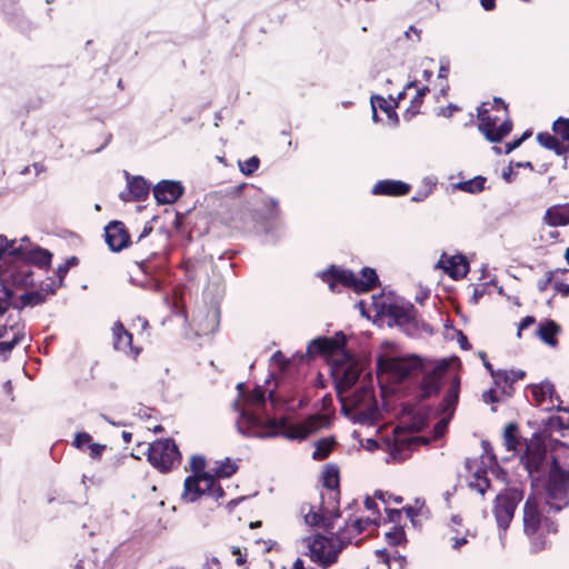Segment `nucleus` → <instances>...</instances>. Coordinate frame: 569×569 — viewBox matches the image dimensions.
I'll use <instances>...</instances> for the list:
<instances>
[{
    "label": "nucleus",
    "instance_id": "f257e3e1",
    "mask_svg": "<svg viewBox=\"0 0 569 569\" xmlns=\"http://www.w3.org/2000/svg\"><path fill=\"white\" fill-rule=\"evenodd\" d=\"M461 360L458 356L429 358V446L448 432L460 400Z\"/></svg>",
    "mask_w": 569,
    "mask_h": 569
},
{
    "label": "nucleus",
    "instance_id": "f03ea898",
    "mask_svg": "<svg viewBox=\"0 0 569 569\" xmlns=\"http://www.w3.org/2000/svg\"><path fill=\"white\" fill-rule=\"evenodd\" d=\"M246 402L249 408L243 409L237 420L238 431L246 437L269 438L281 435L288 439L303 440L318 429L321 419L318 416H311L303 422L296 425H289L286 417L263 420L252 409H259L266 403L264 391L260 387H256L248 395Z\"/></svg>",
    "mask_w": 569,
    "mask_h": 569
},
{
    "label": "nucleus",
    "instance_id": "7ed1b4c3",
    "mask_svg": "<svg viewBox=\"0 0 569 569\" xmlns=\"http://www.w3.org/2000/svg\"><path fill=\"white\" fill-rule=\"evenodd\" d=\"M405 411L410 417L405 427H397L392 438L386 440L387 451L393 461L401 462L410 457L419 446L427 445L426 436H417L427 426V410L421 403L418 408L407 403Z\"/></svg>",
    "mask_w": 569,
    "mask_h": 569
},
{
    "label": "nucleus",
    "instance_id": "20e7f679",
    "mask_svg": "<svg viewBox=\"0 0 569 569\" xmlns=\"http://www.w3.org/2000/svg\"><path fill=\"white\" fill-rule=\"evenodd\" d=\"M377 371L379 375H387L392 383H400L407 379L417 378L422 375L419 381L420 402L427 398V375H423V361L417 356L410 357H380L377 361Z\"/></svg>",
    "mask_w": 569,
    "mask_h": 569
},
{
    "label": "nucleus",
    "instance_id": "39448f33",
    "mask_svg": "<svg viewBox=\"0 0 569 569\" xmlns=\"http://www.w3.org/2000/svg\"><path fill=\"white\" fill-rule=\"evenodd\" d=\"M343 532H338L336 537H327L320 533L306 539L308 556L310 560L323 569L331 567L338 561L339 555L349 541H345Z\"/></svg>",
    "mask_w": 569,
    "mask_h": 569
},
{
    "label": "nucleus",
    "instance_id": "423d86ee",
    "mask_svg": "<svg viewBox=\"0 0 569 569\" xmlns=\"http://www.w3.org/2000/svg\"><path fill=\"white\" fill-rule=\"evenodd\" d=\"M226 492L220 482L212 477L188 476L183 482L181 500L186 503L211 499L216 507L223 503Z\"/></svg>",
    "mask_w": 569,
    "mask_h": 569
},
{
    "label": "nucleus",
    "instance_id": "0eeeda50",
    "mask_svg": "<svg viewBox=\"0 0 569 569\" xmlns=\"http://www.w3.org/2000/svg\"><path fill=\"white\" fill-rule=\"evenodd\" d=\"M522 499L523 491L521 489L507 487L493 500L492 512L498 527V537L502 546H505L507 530Z\"/></svg>",
    "mask_w": 569,
    "mask_h": 569
},
{
    "label": "nucleus",
    "instance_id": "6e6552de",
    "mask_svg": "<svg viewBox=\"0 0 569 569\" xmlns=\"http://www.w3.org/2000/svg\"><path fill=\"white\" fill-rule=\"evenodd\" d=\"M525 451L520 456V463L527 471L530 479V487L533 491L537 489L547 475V467L549 465V453L546 450L545 445L535 440L525 439Z\"/></svg>",
    "mask_w": 569,
    "mask_h": 569
},
{
    "label": "nucleus",
    "instance_id": "1a4fd4ad",
    "mask_svg": "<svg viewBox=\"0 0 569 569\" xmlns=\"http://www.w3.org/2000/svg\"><path fill=\"white\" fill-rule=\"evenodd\" d=\"M147 458L160 472H169L180 463L181 453L172 439H159L149 443Z\"/></svg>",
    "mask_w": 569,
    "mask_h": 569
},
{
    "label": "nucleus",
    "instance_id": "9d476101",
    "mask_svg": "<svg viewBox=\"0 0 569 569\" xmlns=\"http://www.w3.org/2000/svg\"><path fill=\"white\" fill-rule=\"evenodd\" d=\"M360 372L358 362L350 353H345L342 360H336L331 367L336 393L341 397L348 392L358 381Z\"/></svg>",
    "mask_w": 569,
    "mask_h": 569
},
{
    "label": "nucleus",
    "instance_id": "9b49d317",
    "mask_svg": "<svg viewBox=\"0 0 569 569\" xmlns=\"http://www.w3.org/2000/svg\"><path fill=\"white\" fill-rule=\"evenodd\" d=\"M347 345V337L342 331H337L332 337H318L312 339L308 346L306 355L300 359H313L317 356L325 358L348 353L345 348Z\"/></svg>",
    "mask_w": 569,
    "mask_h": 569
},
{
    "label": "nucleus",
    "instance_id": "f8f14e48",
    "mask_svg": "<svg viewBox=\"0 0 569 569\" xmlns=\"http://www.w3.org/2000/svg\"><path fill=\"white\" fill-rule=\"evenodd\" d=\"M435 269H441L450 279L459 281L470 272V260L462 252L451 256L442 252L439 261L435 264Z\"/></svg>",
    "mask_w": 569,
    "mask_h": 569
},
{
    "label": "nucleus",
    "instance_id": "ddd939ff",
    "mask_svg": "<svg viewBox=\"0 0 569 569\" xmlns=\"http://www.w3.org/2000/svg\"><path fill=\"white\" fill-rule=\"evenodd\" d=\"M522 512L523 532L528 537H532L538 532L543 521V516L540 511V499L533 491L527 497Z\"/></svg>",
    "mask_w": 569,
    "mask_h": 569
},
{
    "label": "nucleus",
    "instance_id": "4468645a",
    "mask_svg": "<svg viewBox=\"0 0 569 569\" xmlns=\"http://www.w3.org/2000/svg\"><path fill=\"white\" fill-rule=\"evenodd\" d=\"M569 473L549 475L542 480L543 490L548 499L553 501H565L569 505Z\"/></svg>",
    "mask_w": 569,
    "mask_h": 569
},
{
    "label": "nucleus",
    "instance_id": "2eb2a0df",
    "mask_svg": "<svg viewBox=\"0 0 569 569\" xmlns=\"http://www.w3.org/2000/svg\"><path fill=\"white\" fill-rule=\"evenodd\" d=\"M104 238L113 252H119L131 244L128 228L122 221L113 220L104 227Z\"/></svg>",
    "mask_w": 569,
    "mask_h": 569
},
{
    "label": "nucleus",
    "instance_id": "dca6fc26",
    "mask_svg": "<svg viewBox=\"0 0 569 569\" xmlns=\"http://www.w3.org/2000/svg\"><path fill=\"white\" fill-rule=\"evenodd\" d=\"M321 279L329 286L332 292L336 291L338 283L356 292V273L349 269H342L335 264L330 266L321 273Z\"/></svg>",
    "mask_w": 569,
    "mask_h": 569
},
{
    "label": "nucleus",
    "instance_id": "f3484780",
    "mask_svg": "<svg viewBox=\"0 0 569 569\" xmlns=\"http://www.w3.org/2000/svg\"><path fill=\"white\" fill-rule=\"evenodd\" d=\"M184 192L179 181L161 180L153 187V197L158 203L170 204L176 202Z\"/></svg>",
    "mask_w": 569,
    "mask_h": 569
},
{
    "label": "nucleus",
    "instance_id": "a211bd4d",
    "mask_svg": "<svg viewBox=\"0 0 569 569\" xmlns=\"http://www.w3.org/2000/svg\"><path fill=\"white\" fill-rule=\"evenodd\" d=\"M112 345L113 348L118 351H122L126 355H131L132 357H138L141 352V348L134 347L132 345V333L129 332L121 321H116L112 326Z\"/></svg>",
    "mask_w": 569,
    "mask_h": 569
},
{
    "label": "nucleus",
    "instance_id": "6ab92c4d",
    "mask_svg": "<svg viewBox=\"0 0 569 569\" xmlns=\"http://www.w3.org/2000/svg\"><path fill=\"white\" fill-rule=\"evenodd\" d=\"M19 261H26L30 266H36L40 269H48L51 266L52 253L44 248L36 247L32 249H23L21 246L16 251Z\"/></svg>",
    "mask_w": 569,
    "mask_h": 569
},
{
    "label": "nucleus",
    "instance_id": "aec40b11",
    "mask_svg": "<svg viewBox=\"0 0 569 569\" xmlns=\"http://www.w3.org/2000/svg\"><path fill=\"white\" fill-rule=\"evenodd\" d=\"M127 186L128 192L120 193V198L124 202H130L133 200L141 201L147 199L149 196L150 184L141 176L131 177L129 173H127Z\"/></svg>",
    "mask_w": 569,
    "mask_h": 569
},
{
    "label": "nucleus",
    "instance_id": "412c9836",
    "mask_svg": "<svg viewBox=\"0 0 569 569\" xmlns=\"http://www.w3.org/2000/svg\"><path fill=\"white\" fill-rule=\"evenodd\" d=\"M415 308L412 305H398L397 302L386 303L380 306V313L397 325H407L413 319Z\"/></svg>",
    "mask_w": 569,
    "mask_h": 569
},
{
    "label": "nucleus",
    "instance_id": "4be33fe9",
    "mask_svg": "<svg viewBox=\"0 0 569 569\" xmlns=\"http://www.w3.org/2000/svg\"><path fill=\"white\" fill-rule=\"evenodd\" d=\"M411 191V186L401 180L385 179L377 181L371 192L377 196L401 197Z\"/></svg>",
    "mask_w": 569,
    "mask_h": 569
},
{
    "label": "nucleus",
    "instance_id": "5701e85b",
    "mask_svg": "<svg viewBox=\"0 0 569 569\" xmlns=\"http://www.w3.org/2000/svg\"><path fill=\"white\" fill-rule=\"evenodd\" d=\"M301 513H303L305 522L310 527H322L328 533L333 535V518L339 517V513L327 517L322 513L321 509L315 511L313 506L302 505Z\"/></svg>",
    "mask_w": 569,
    "mask_h": 569
},
{
    "label": "nucleus",
    "instance_id": "b1692460",
    "mask_svg": "<svg viewBox=\"0 0 569 569\" xmlns=\"http://www.w3.org/2000/svg\"><path fill=\"white\" fill-rule=\"evenodd\" d=\"M543 222L550 227H565L569 224V202L553 204L547 208Z\"/></svg>",
    "mask_w": 569,
    "mask_h": 569
},
{
    "label": "nucleus",
    "instance_id": "393cba45",
    "mask_svg": "<svg viewBox=\"0 0 569 569\" xmlns=\"http://www.w3.org/2000/svg\"><path fill=\"white\" fill-rule=\"evenodd\" d=\"M16 266L9 270V277L13 284L20 287L33 286V271L31 266L26 261L12 259Z\"/></svg>",
    "mask_w": 569,
    "mask_h": 569
},
{
    "label": "nucleus",
    "instance_id": "a878e982",
    "mask_svg": "<svg viewBox=\"0 0 569 569\" xmlns=\"http://www.w3.org/2000/svg\"><path fill=\"white\" fill-rule=\"evenodd\" d=\"M561 331L560 326L552 319H546L539 323L536 329V335L539 339L550 346L556 347L558 345L557 335Z\"/></svg>",
    "mask_w": 569,
    "mask_h": 569
},
{
    "label": "nucleus",
    "instance_id": "bb28decb",
    "mask_svg": "<svg viewBox=\"0 0 569 569\" xmlns=\"http://www.w3.org/2000/svg\"><path fill=\"white\" fill-rule=\"evenodd\" d=\"M529 387L531 388L532 397L538 405H541L547 399H556L558 402H561L560 396L556 392L555 385L547 379L540 383L530 385Z\"/></svg>",
    "mask_w": 569,
    "mask_h": 569
},
{
    "label": "nucleus",
    "instance_id": "cd10ccee",
    "mask_svg": "<svg viewBox=\"0 0 569 569\" xmlns=\"http://www.w3.org/2000/svg\"><path fill=\"white\" fill-rule=\"evenodd\" d=\"M47 302L46 293L41 290L27 291L18 297L11 305L13 309L22 310L26 307H36Z\"/></svg>",
    "mask_w": 569,
    "mask_h": 569
},
{
    "label": "nucleus",
    "instance_id": "c85d7f7f",
    "mask_svg": "<svg viewBox=\"0 0 569 569\" xmlns=\"http://www.w3.org/2000/svg\"><path fill=\"white\" fill-rule=\"evenodd\" d=\"M10 330L13 331L11 339L0 341V359L3 361L10 358L12 350L24 339V332L17 323L10 325Z\"/></svg>",
    "mask_w": 569,
    "mask_h": 569
},
{
    "label": "nucleus",
    "instance_id": "c756f323",
    "mask_svg": "<svg viewBox=\"0 0 569 569\" xmlns=\"http://www.w3.org/2000/svg\"><path fill=\"white\" fill-rule=\"evenodd\" d=\"M532 438L535 440H538L539 442H542L545 445L546 450L548 453H552L555 451H558L560 449H563L566 451H569V445L567 442H563L559 439H556L551 436L550 432L547 430H537L532 433ZM567 452H565L566 455Z\"/></svg>",
    "mask_w": 569,
    "mask_h": 569
},
{
    "label": "nucleus",
    "instance_id": "7c9ffc66",
    "mask_svg": "<svg viewBox=\"0 0 569 569\" xmlns=\"http://www.w3.org/2000/svg\"><path fill=\"white\" fill-rule=\"evenodd\" d=\"M473 478L472 481H469L468 487L483 497L486 491L491 489V480L488 477L487 465L483 461L482 466L478 467L473 472Z\"/></svg>",
    "mask_w": 569,
    "mask_h": 569
},
{
    "label": "nucleus",
    "instance_id": "2f4dec72",
    "mask_svg": "<svg viewBox=\"0 0 569 569\" xmlns=\"http://www.w3.org/2000/svg\"><path fill=\"white\" fill-rule=\"evenodd\" d=\"M423 506V499H416V507L406 506L402 509H391L386 507L385 511L387 513L388 520L391 522H398L400 520L401 512L405 511L407 517L410 518L411 522L415 523V518L419 515Z\"/></svg>",
    "mask_w": 569,
    "mask_h": 569
},
{
    "label": "nucleus",
    "instance_id": "473e14b6",
    "mask_svg": "<svg viewBox=\"0 0 569 569\" xmlns=\"http://www.w3.org/2000/svg\"><path fill=\"white\" fill-rule=\"evenodd\" d=\"M487 178L478 174L471 179L458 181L452 184L453 189L463 191L469 194H478L486 189Z\"/></svg>",
    "mask_w": 569,
    "mask_h": 569
},
{
    "label": "nucleus",
    "instance_id": "72a5a7b5",
    "mask_svg": "<svg viewBox=\"0 0 569 569\" xmlns=\"http://www.w3.org/2000/svg\"><path fill=\"white\" fill-rule=\"evenodd\" d=\"M525 439L519 435V427L516 422H508L503 429V442L508 451H516L523 443Z\"/></svg>",
    "mask_w": 569,
    "mask_h": 569
},
{
    "label": "nucleus",
    "instance_id": "f704fd0d",
    "mask_svg": "<svg viewBox=\"0 0 569 569\" xmlns=\"http://www.w3.org/2000/svg\"><path fill=\"white\" fill-rule=\"evenodd\" d=\"M378 282V274L375 269L365 267L361 270V278L356 276V292L363 293L372 290Z\"/></svg>",
    "mask_w": 569,
    "mask_h": 569
},
{
    "label": "nucleus",
    "instance_id": "c9c22d12",
    "mask_svg": "<svg viewBox=\"0 0 569 569\" xmlns=\"http://www.w3.org/2000/svg\"><path fill=\"white\" fill-rule=\"evenodd\" d=\"M485 103H482L481 106H479L477 108V118H478V130L479 132H481L483 134V137L486 138V132H491L492 129H495L497 122H498V117L497 116H491L489 110L486 109L483 107Z\"/></svg>",
    "mask_w": 569,
    "mask_h": 569
},
{
    "label": "nucleus",
    "instance_id": "e433bc0d",
    "mask_svg": "<svg viewBox=\"0 0 569 569\" xmlns=\"http://www.w3.org/2000/svg\"><path fill=\"white\" fill-rule=\"evenodd\" d=\"M512 128V120L508 117L499 126L496 124L491 132H486V140L491 143H500L511 133Z\"/></svg>",
    "mask_w": 569,
    "mask_h": 569
},
{
    "label": "nucleus",
    "instance_id": "4c0bfd02",
    "mask_svg": "<svg viewBox=\"0 0 569 569\" xmlns=\"http://www.w3.org/2000/svg\"><path fill=\"white\" fill-rule=\"evenodd\" d=\"M322 485L330 490H337V493H339L340 476L339 468L336 465L328 463L325 466Z\"/></svg>",
    "mask_w": 569,
    "mask_h": 569
},
{
    "label": "nucleus",
    "instance_id": "58836bf2",
    "mask_svg": "<svg viewBox=\"0 0 569 569\" xmlns=\"http://www.w3.org/2000/svg\"><path fill=\"white\" fill-rule=\"evenodd\" d=\"M336 441L333 438H321L316 442V449L312 452V459L321 461L327 459L333 450Z\"/></svg>",
    "mask_w": 569,
    "mask_h": 569
},
{
    "label": "nucleus",
    "instance_id": "ea45409f",
    "mask_svg": "<svg viewBox=\"0 0 569 569\" xmlns=\"http://www.w3.org/2000/svg\"><path fill=\"white\" fill-rule=\"evenodd\" d=\"M377 525L376 518L371 519L367 518H357L353 520H348L346 522V528L341 532L346 535V532H352L353 535H360L365 530H367L370 526Z\"/></svg>",
    "mask_w": 569,
    "mask_h": 569
},
{
    "label": "nucleus",
    "instance_id": "a19ab883",
    "mask_svg": "<svg viewBox=\"0 0 569 569\" xmlns=\"http://www.w3.org/2000/svg\"><path fill=\"white\" fill-rule=\"evenodd\" d=\"M190 471L192 472L191 476H198V477H212L211 472L206 471L207 468V460L201 455H193L190 458L189 461Z\"/></svg>",
    "mask_w": 569,
    "mask_h": 569
},
{
    "label": "nucleus",
    "instance_id": "79ce46f5",
    "mask_svg": "<svg viewBox=\"0 0 569 569\" xmlns=\"http://www.w3.org/2000/svg\"><path fill=\"white\" fill-rule=\"evenodd\" d=\"M542 430H547L551 433V431H561L569 429V419L565 420L560 416H549L547 419L542 420Z\"/></svg>",
    "mask_w": 569,
    "mask_h": 569
},
{
    "label": "nucleus",
    "instance_id": "37998d69",
    "mask_svg": "<svg viewBox=\"0 0 569 569\" xmlns=\"http://www.w3.org/2000/svg\"><path fill=\"white\" fill-rule=\"evenodd\" d=\"M238 470V466L232 462L229 458L221 461L216 468H213V472L211 475H214V479L219 478H229L232 475H234Z\"/></svg>",
    "mask_w": 569,
    "mask_h": 569
},
{
    "label": "nucleus",
    "instance_id": "c03bdc74",
    "mask_svg": "<svg viewBox=\"0 0 569 569\" xmlns=\"http://www.w3.org/2000/svg\"><path fill=\"white\" fill-rule=\"evenodd\" d=\"M497 372H498V376H497L498 385L500 383V381H502L507 385H512L513 382H517L518 380L523 379L526 376V372L521 369H516V370H510V371H507L505 369H498Z\"/></svg>",
    "mask_w": 569,
    "mask_h": 569
},
{
    "label": "nucleus",
    "instance_id": "a18cd8bd",
    "mask_svg": "<svg viewBox=\"0 0 569 569\" xmlns=\"http://www.w3.org/2000/svg\"><path fill=\"white\" fill-rule=\"evenodd\" d=\"M552 131L563 142L569 143V118L558 117L552 123Z\"/></svg>",
    "mask_w": 569,
    "mask_h": 569
},
{
    "label": "nucleus",
    "instance_id": "49530a36",
    "mask_svg": "<svg viewBox=\"0 0 569 569\" xmlns=\"http://www.w3.org/2000/svg\"><path fill=\"white\" fill-rule=\"evenodd\" d=\"M426 90H427V87H422L421 89H419L417 91L416 96L411 100L410 106L406 109V112H405L406 119H411L417 113H419V108L421 107V104L423 102V97H425Z\"/></svg>",
    "mask_w": 569,
    "mask_h": 569
},
{
    "label": "nucleus",
    "instance_id": "de8ad7c7",
    "mask_svg": "<svg viewBox=\"0 0 569 569\" xmlns=\"http://www.w3.org/2000/svg\"><path fill=\"white\" fill-rule=\"evenodd\" d=\"M240 172L244 176H251L256 172L260 166V159L257 156H252L244 161H238Z\"/></svg>",
    "mask_w": 569,
    "mask_h": 569
},
{
    "label": "nucleus",
    "instance_id": "09e8293b",
    "mask_svg": "<svg viewBox=\"0 0 569 569\" xmlns=\"http://www.w3.org/2000/svg\"><path fill=\"white\" fill-rule=\"evenodd\" d=\"M487 470H489L496 477V479L500 480L506 485L509 483L508 471L499 463L498 460L496 462L487 465Z\"/></svg>",
    "mask_w": 569,
    "mask_h": 569
},
{
    "label": "nucleus",
    "instance_id": "8fccbe9b",
    "mask_svg": "<svg viewBox=\"0 0 569 569\" xmlns=\"http://www.w3.org/2000/svg\"><path fill=\"white\" fill-rule=\"evenodd\" d=\"M536 139L537 142L547 150H550L551 147H556L555 143L558 141L557 136L548 131L538 132Z\"/></svg>",
    "mask_w": 569,
    "mask_h": 569
},
{
    "label": "nucleus",
    "instance_id": "3c124183",
    "mask_svg": "<svg viewBox=\"0 0 569 569\" xmlns=\"http://www.w3.org/2000/svg\"><path fill=\"white\" fill-rule=\"evenodd\" d=\"M405 530L401 527H393V529L386 533V539L389 545L399 546L405 540Z\"/></svg>",
    "mask_w": 569,
    "mask_h": 569
},
{
    "label": "nucleus",
    "instance_id": "603ef678",
    "mask_svg": "<svg viewBox=\"0 0 569 569\" xmlns=\"http://www.w3.org/2000/svg\"><path fill=\"white\" fill-rule=\"evenodd\" d=\"M567 470L561 466L560 460L557 456L549 453V465L547 467V476L566 473Z\"/></svg>",
    "mask_w": 569,
    "mask_h": 569
},
{
    "label": "nucleus",
    "instance_id": "864d4df0",
    "mask_svg": "<svg viewBox=\"0 0 569 569\" xmlns=\"http://www.w3.org/2000/svg\"><path fill=\"white\" fill-rule=\"evenodd\" d=\"M92 442V436L88 432H77L72 441V446L79 450H84Z\"/></svg>",
    "mask_w": 569,
    "mask_h": 569
},
{
    "label": "nucleus",
    "instance_id": "5fc2aeb1",
    "mask_svg": "<svg viewBox=\"0 0 569 569\" xmlns=\"http://www.w3.org/2000/svg\"><path fill=\"white\" fill-rule=\"evenodd\" d=\"M373 497L380 501H382L385 505H387L390 500H392L395 503H401L402 497L395 496L392 493H389L387 491L376 490L373 493Z\"/></svg>",
    "mask_w": 569,
    "mask_h": 569
},
{
    "label": "nucleus",
    "instance_id": "6e6d98bb",
    "mask_svg": "<svg viewBox=\"0 0 569 569\" xmlns=\"http://www.w3.org/2000/svg\"><path fill=\"white\" fill-rule=\"evenodd\" d=\"M461 110V108L456 103H448L446 107L435 108V113L437 117L450 118L453 112Z\"/></svg>",
    "mask_w": 569,
    "mask_h": 569
},
{
    "label": "nucleus",
    "instance_id": "4d7b16f0",
    "mask_svg": "<svg viewBox=\"0 0 569 569\" xmlns=\"http://www.w3.org/2000/svg\"><path fill=\"white\" fill-rule=\"evenodd\" d=\"M481 448L483 451L481 459H483V456H487L489 465L492 462H496L498 460L497 455L495 453L493 447L489 440H481ZM483 460H481V462Z\"/></svg>",
    "mask_w": 569,
    "mask_h": 569
},
{
    "label": "nucleus",
    "instance_id": "13d9d810",
    "mask_svg": "<svg viewBox=\"0 0 569 569\" xmlns=\"http://www.w3.org/2000/svg\"><path fill=\"white\" fill-rule=\"evenodd\" d=\"M61 281H58L57 279H50L48 283L41 287V291L46 293V299L48 300L49 296H53L57 293V291L62 288Z\"/></svg>",
    "mask_w": 569,
    "mask_h": 569
},
{
    "label": "nucleus",
    "instance_id": "bf43d9fd",
    "mask_svg": "<svg viewBox=\"0 0 569 569\" xmlns=\"http://www.w3.org/2000/svg\"><path fill=\"white\" fill-rule=\"evenodd\" d=\"M559 270H560V268H557L555 270H549L546 272V277L543 279L538 280L537 288L540 292H543L547 290L548 286L553 280L555 274L558 273Z\"/></svg>",
    "mask_w": 569,
    "mask_h": 569
},
{
    "label": "nucleus",
    "instance_id": "052dcab7",
    "mask_svg": "<svg viewBox=\"0 0 569 569\" xmlns=\"http://www.w3.org/2000/svg\"><path fill=\"white\" fill-rule=\"evenodd\" d=\"M450 71V60L448 57H441L440 58V67L438 72V80H445L448 81V74Z\"/></svg>",
    "mask_w": 569,
    "mask_h": 569
},
{
    "label": "nucleus",
    "instance_id": "680f3d73",
    "mask_svg": "<svg viewBox=\"0 0 569 569\" xmlns=\"http://www.w3.org/2000/svg\"><path fill=\"white\" fill-rule=\"evenodd\" d=\"M496 281L493 279L489 280L487 283L481 284L480 287H476L473 289L472 296L470 297V303L478 305L479 300L485 296L486 289L485 286L493 284Z\"/></svg>",
    "mask_w": 569,
    "mask_h": 569
},
{
    "label": "nucleus",
    "instance_id": "e2e57ef3",
    "mask_svg": "<svg viewBox=\"0 0 569 569\" xmlns=\"http://www.w3.org/2000/svg\"><path fill=\"white\" fill-rule=\"evenodd\" d=\"M264 208L270 217H277L280 213L279 202L273 198H267L264 200Z\"/></svg>",
    "mask_w": 569,
    "mask_h": 569
},
{
    "label": "nucleus",
    "instance_id": "0e129e2a",
    "mask_svg": "<svg viewBox=\"0 0 569 569\" xmlns=\"http://www.w3.org/2000/svg\"><path fill=\"white\" fill-rule=\"evenodd\" d=\"M106 448H107L106 445H101V443H97V442H91L90 446L88 447L90 458H92L94 460L100 459L102 457L103 451L106 450Z\"/></svg>",
    "mask_w": 569,
    "mask_h": 569
},
{
    "label": "nucleus",
    "instance_id": "69168bd1",
    "mask_svg": "<svg viewBox=\"0 0 569 569\" xmlns=\"http://www.w3.org/2000/svg\"><path fill=\"white\" fill-rule=\"evenodd\" d=\"M546 545L547 540L545 536L539 535L537 537H533L531 540L530 551L533 553L539 552L546 548Z\"/></svg>",
    "mask_w": 569,
    "mask_h": 569
},
{
    "label": "nucleus",
    "instance_id": "338daca9",
    "mask_svg": "<svg viewBox=\"0 0 569 569\" xmlns=\"http://www.w3.org/2000/svg\"><path fill=\"white\" fill-rule=\"evenodd\" d=\"M556 147H551L550 150L557 156H563V167L567 166V153L569 152V143L562 144L559 140L555 143Z\"/></svg>",
    "mask_w": 569,
    "mask_h": 569
},
{
    "label": "nucleus",
    "instance_id": "774afa93",
    "mask_svg": "<svg viewBox=\"0 0 569 569\" xmlns=\"http://www.w3.org/2000/svg\"><path fill=\"white\" fill-rule=\"evenodd\" d=\"M535 323H536V318L533 316L523 317L518 325L517 337L520 338L521 332Z\"/></svg>",
    "mask_w": 569,
    "mask_h": 569
}]
</instances>
